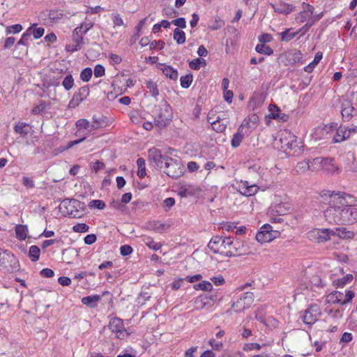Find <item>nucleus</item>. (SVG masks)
Listing matches in <instances>:
<instances>
[{"instance_id": "f257e3e1", "label": "nucleus", "mask_w": 357, "mask_h": 357, "mask_svg": "<svg viewBox=\"0 0 357 357\" xmlns=\"http://www.w3.org/2000/svg\"><path fill=\"white\" fill-rule=\"evenodd\" d=\"M321 201L328 202L329 206L324 211V216L330 223L349 225L357 222V208L354 197L344 192L324 190L320 193Z\"/></svg>"}, {"instance_id": "f03ea898", "label": "nucleus", "mask_w": 357, "mask_h": 357, "mask_svg": "<svg viewBox=\"0 0 357 357\" xmlns=\"http://www.w3.org/2000/svg\"><path fill=\"white\" fill-rule=\"evenodd\" d=\"M106 124L104 118L96 116H93L91 122L85 119H79L75 124L77 128V133L80 135L83 132L84 137L73 142V144H75L83 142L87 136L95 134L96 130L105 127Z\"/></svg>"}, {"instance_id": "7ed1b4c3", "label": "nucleus", "mask_w": 357, "mask_h": 357, "mask_svg": "<svg viewBox=\"0 0 357 357\" xmlns=\"http://www.w3.org/2000/svg\"><path fill=\"white\" fill-rule=\"evenodd\" d=\"M60 210L66 215L79 218L84 213L83 204L77 199H65L60 204Z\"/></svg>"}, {"instance_id": "20e7f679", "label": "nucleus", "mask_w": 357, "mask_h": 357, "mask_svg": "<svg viewBox=\"0 0 357 357\" xmlns=\"http://www.w3.org/2000/svg\"><path fill=\"white\" fill-rule=\"evenodd\" d=\"M231 244L230 237L213 236L208 244V248L215 254L228 257L229 249Z\"/></svg>"}, {"instance_id": "39448f33", "label": "nucleus", "mask_w": 357, "mask_h": 357, "mask_svg": "<svg viewBox=\"0 0 357 357\" xmlns=\"http://www.w3.org/2000/svg\"><path fill=\"white\" fill-rule=\"evenodd\" d=\"M354 292L351 290H345L344 293L340 291H334L326 296V303L331 305H345L354 298Z\"/></svg>"}, {"instance_id": "423d86ee", "label": "nucleus", "mask_w": 357, "mask_h": 357, "mask_svg": "<svg viewBox=\"0 0 357 357\" xmlns=\"http://www.w3.org/2000/svg\"><path fill=\"white\" fill-rule=\"evenodd\" d=\"M163 168L165 169V172L174 178H178L183 174V167L179 159L168 158L163 165Z\"/></svg>"}, {"instance_id": "0eeeda50", "label": "nucleus", "mask_w": 357, "mask_h": 357, "mask_svg": "<svg viewBox=\"0 0 357 357\" xmlns=\"http://www.w3.org/2000/svg\"><path fill=\"white\" fill-rule=\"evenodd\" d=\"M307 237L314 243H324L331 240V231L326 228H314L307 233Z\"/></svg>"}, {"instance_id": "6e6552de", "label": "nucleus", "mask_w": 357, "mask_h": 357, "mask_svg": "<svg viewBox=\"0 0 357 357\" xmlns=\"http://www.w3.org/2000/svg\"><path fill=\"white\" fill-rule=\"evenodd\" d=\"M280 142L281 144V149L284 151H292L298 146L296 137L289 130H283L280 134Z\"/></svg>"}, {"instance_id": "1a4fd4ad", "label": "nucleus", "mask_w": 357, "mask_h": 357, "mask_svg": "<svg viewBox=\"0 0 357 357\" xmlns=\"http://www.w3.org/2000/svg\"><path fill=\"white\" fill-rule=\"evenodd\" d=\"M172 109L166 102L162 104L158 114L155 118V123L159 128H164L172 119Z\"/></svg>"}, {"instance_id": "9d476101", "label": "nucleus", "mask_w": 357, "mask_h": 357, "mask_svg": "<svg viewBox=\"0 0 357 357\" xmlns=\"http://www.w3.org/2000/svg\"><path fill=\"white\" fill-rule=\"evenodd\" d=\"M254 301V294L252 292L244 293L232 305V309L235 312H241L250 307Z\"/></svg>"}, {"instance_id": "9b49d317", "label": "nucleus", "mask_w": 357, "mask_h": 357, "mask_svg": "<svg viewBox=\"0 0 357 357\" xmlns=\"http://www.w3.org/2000/svg\"><path fill=\"white\" fill-rule=\"evenodd\" d=\"M108 327L113 333L116 334V337L118 339L123 340L128 335V332L125 329L123 320L120 318H112L109 321Z\"/></svg>"}, {"instance_id": "f8f14e48", "label": "nucleus", "mask_w": 357, "mask_h": 357, "mask_svg": "<svg viewBox=\"0 0 357 357\" xmlns=\"http://www.w3.org/2000/svg\"><path fill=\"white\" fill-rule=\"evenodd\" d=\"M356 132L357 126L348 128L345 126L341 125L337 129V131L333 137V140L335 143H340L349 139L351 135L356 134Z\"/></svg>"}, {"instance_id": "ddd939ff", "label": "nucleus", "mask_w": 357, "mask_h": 357, "mask_svg": "<svg viewBox=\"0 0 357 357\" xmlns=\"http://www.w3.org/2000/svg\"><path fill=\"white\" fill-rule=\"evenodd\" d=\"M320 310L317 305H312L304 312L302 316L303 322L308 326L314 324L319 317Z\"/></svg>"}, {"instance_id": "4468645a", "label": "nucleus", "mask_w": 357, "mask_h": 357, "mask_svg": "<svg viewBox=\"0 0 357 357\" xmlns=\"http://www.w3.org/2000/svg\"><path fill=\"white\" fill-rule=\"evenodd\" d=\"M248 251V246L245 244L244 242L236 240L233 241L231 240V244L229 249V255L228 257H234V256H241L246 254Z\"/></svg>"}, {"instance_id": "2eb2a0df", "label": "nucleus", "mask_w": 357, "mask_h": 357, "mask_svg": "<svg viewBox=\"0 0 357 357\" xmlns=\"http://www.w3.org/2000/svg\"><path fill=\"white\" fill-rule=\"evenodd\" d=\"M314 10V8L312 5L303 3L302 4V10L298 13L295 18L296 21L298 23H303L305 20H312Z\"/></svg>"}, {"instance_id": "dca6fc26", "label": "nucleus", "mask_w": 357, "mask_h": 357, "mask_svg": "<svg viewBox=\"0 0 357 357\" xmlns=\"http://www.w3.org/2000/svg\"><path fill=\"white\" fill-rule=\"evenodd\" d=\"M89 95V88L86 86H82L79 89L78 91L75 92L73 98L69 102L70 107H75L79 105L84 100H85Z\"/></svg>"}, {"instance_id": "f3484780", "label": "nucleus", "mask_w": 357, "mask_h": 357, "mask_svg": "<svg viewBox=\"0 0 357 357\" xmlns=\"http://www.w3.org/2000/svg\"><path fill=\"white\" fill-rule=\"evenodd\" d=\"M73 43L66 46V50L69 52H74L80 50L84 44V38L77 33V30H73L72 34Z\"/></svg>"}, {"instance_id": "a211bd4d", "label": "nucleus", "mask_w": 357, "mask_h": 357, "mask_svg": "<svg viewBox=\"0 0 357 357\" xmlns=\"http://www.w3.org/2000/svg\"><path fill=\"white\" fill-rule=\"evenodd\" d=\"M149 159L153 160L160 169H163V165L166 159L169 158L168 156L163 155L161 151L155 148L149 149Z\"/></svg>"}, {"instance_id": "6ab92c4d", "label": "nucleus", "mask_w": 357, "mask_h": 357, "mask_svg": "<svg viewBox=\"0 0 357 357\" xmlns=\"http://www.w3.org/2000/svg\"><path fill=\"white\" fill-rule=\"evenodd\" d=\"M259 190V187L255 185H250L248 181H241L238 185V191L244 196L255 195Z\"/></svg>"}, {"instance_id": "aec40b11", "label": "nucleus", "mask_w": 357, "mask_h": 357, "mask_svg": "<svg viewBox=\"0 0 357 357\" xmlns=\"http://www.w3.org/2000/svg\"><path fill=\"white\" fill-rule=\"evenodd\" d=\"M331 236H337L341 239H351L354 237V232L345 227H336L331 229Z\"/></svg>"}, {"instance_id": "412c9836", "label": "nucleus", "mask_w": 357, "mask_h": 357, "mask_svg": "<svg viewBox=\"0 0 357 357\" xmlns=\"http://www.w3.org/2000/svg\"><path fill=\"white\" fill-rule=\"evenodd\" d=\"M269 117L273 119H278L282 122H286L289 119V116L284 113H282L280 108L275 105H270L268 107Z\"/></svg>"}, {"instance_id": "4be33fe9", "label": "nucleus", "mask_w": 357, "mask_h": 357, "mask_svg": "<svg viewBox=\"0 0 357 357\" xmlns=\"http://www.w3.org/2000/svg\"><path fill=\"white\" fill-rule=\"evenodd\" d=\"M290 206L286 204L280 203L272 205L270 207V214L271 215L282 216L288 213Z\"/></svg>"}, {"instance_id": "5701e85b", "label": "nucleus", "mask_w": 357, "mask_h": 357, "mask_svg": "<svg viewBox=\"0 0 357 357\" xmlns=\"http://www.w3.org/2000/svg\"><path fill=\"white\" fill-rule=\"evenodd\" d=\"M354 112V108L349 101L345 100L342 102L341 114L344 121H349L352 118Z\"/></svg>"}, {"instance_id": "b1692460", "label": "nucleus", "mask_w": 357, "mask_h": 357, "mask_svg": "<svg viewBox=\"0 0 357 357\" xmlns=\"http://www.w3.org/2000/svg\"><path fill=\"white\" fill-rule=\"evenodd\" d=\"M243 130V126H239L237 132L233 135L231 140V145L233 148H237L240 146L245 136H248Z\"/></svg>"}, {"instance_id": "393cba45", "label": "nucleus", "mask_w": 357, "mask_h": 357, "mask_svg": "<svg viewBox=\"0 0 357 357\" xmlns=\"http://www.w3.org/2000/svg\"><path fill=\"white\" fill-rule=\"evenodd\" d=\"M331 159L328 158H315L310 162L311 169L319 170L320 169H324V167H326L327 164H329Z\"/></svg>"}, {"instance_id": "a878e982", "label": "nucleus", "mask_w": 357, "mask_h": 357, "mask_svg": "<svg viewBox=\"0 0 357 357\" xmlns=\"http://www.w3.org/2000/svg\"><path fill=\"white\" fill-rule=\"evenodd\" d=\"M275 12L288 15L294 9L292 5L284 3V2H279L272 6Z\"/></svg>"}, {"instance_id": "bb28decb", "label": "nucleus", "mask_w": 357, "mask_h": 357, "mask_svg": "<svg viewBox=\"0 0 357 357\" xmlns=\"http://www.w3.org/2000/svg\"><path fill=\"white\" fill-rule=\"evenodd\" d=\"M13 128L16 133L19 134L22 137H25L29 132L31 127L29 123L19 121L14 126Z\"/></svg>"}, {"instance_id": "cd10ccee", "label": "nucleus", "mask_w": 357, "mask_h": 357, "mask_svg": "<svg viewBox=\"0 0 357 357\" xmlns=\"http://www.w3.org/2000/svg\"><path fill=\"white\" fill-rule=\"evenodd\" d=\"M213 303V300L211 297H208L206 296H199L196 301V307L197 309H204L207 306L211 307Z\"/></svg>"}, {"instance_id": "c85d7f7f", "label": "nucleus", "mask_w": 357, "mask_h": 357, "mask_svg": "<svg viewBox=\"0 0 357 357\" xmlns=\"http://www.w3.org/2000/svg\"><path fill=\"white\" fill-rule=\"evenodd\" d=\"M160 70L162 73L172 80H176L178 77V71L170 66L162 64Z\"/></svg>"}, {"instance_id": "c756f323", "label": "nucleus", "mask_w": 357, "mask_h": 357, "mask_svg": "<svg viewBox=\"0 0 357 357\" xmlns=\"http://www.w3.org/2000/svg\"><path fill=\"white\" fill-rule=\"evenodd\" d=\"M16 238L20 241H24L28 234V227L26 225H17L15 227Z\"/></svg>"}, {"instance_id": "7c9ffc66", "label": "nucleus", "mask_w": 357, "mask_h": 357, "mask_svg": "<svg viewBox=\"0 0 357 357\" xmlns=\"http://www.w3.org/2000/svg\"><path fill=\"white\" fill-rule=\"evenodd\" d=\"M100 299L101 297L99 295L88 296L82 298V303L90 307H95Z\"/></svg>"}, {"instance_id": "2f4dec72", "label": "nucleus", "mask_w": 357, "mask_h": 357, "mask_svg": "<svg viewBox=\"0 0 357 357\" xmlns=\"http://www.w3.org/2000/svg\"><path fill=\"white\" fill-rule=\"evenodd\" d=\"M278 234L274 233H264L258 231L256 234V239L259 243H268L275 238Z\"/></svg>"}, {"instance_id": "473e14b6", "label": "nucleus", "mask_w": 357, "mask_h": 357, "mask_svg": "<svg viewBox=\"0 0 357 357\" xmlns=\"http://www.w3.org/2000/svg\"><path fill=\"white\" fill-rule=\"evenodd\" d=\"M249 172L250 174H257L261 179H264V176L267 172V169L262 167L259 162H257L249 167Z\"/></svg>"}, {"instance_id": "72a5a7b5", "label": "nucleus", "mask_w": 357, "mask_h": 357, "mask_svg": "<svg viewBox=\"0 0 357 357\" xmlns=\"http://www.w3.org/2000/svg\"><path fill=\"white\" fill-rule=\"evenodd\" d=\"M93 22L90 21H85L80 24L79 26L76 27L74 30H77V33L82 36L86 34L93 26Z\"/></svg>"}, {"instance_id": "f704fd0d", "label": "nucleus", "mask_w": 357, "mask_h": 357, "mask_svg": "<svg viewBox=\"0 0 357 357\" xmlns=\"http://www.w3.org/2000/svg\"><path fill=\"white\" fill-rule=\"evenodd\" d=\"M321 59L322 53L320 52H317L315 54L313 61L304 68V70L306 73H311L314 70L315 66L320 62Z\"/></svg>"}, {"instance_id": "c9c22d12", "label": "nucleus", "mask_w": 357, "mask_h": 357, "mask_svg": "<svg viewBox=\"0 0 357 357\" xmlns=\"http://www.w3.org/2000/svg\"><path fill=\"white\" fill-rule=\"evenodd\" d=\"M173 38L178 45H182L185 42V33L183 31L180 30L179 28H176L174 30Z\"/></svg>"}, {"instance_id": "e433bc0d", "label": "nucleus", "mask_w": 357, "mask_h": 357, "mask_svg": "<svg viewBox=\"0 0 357 357\" xmlns=\"http://www.w3.org/2000/svg\"><path fill=\"white\" fill-rule=\"evenodd\" d=\"M144 84L153 97L156 98L159 95V90L155 82L151 79H148L145 81Z\"/></svg>"}, {"instance_id": "4c0bfd02", "label": "nucleus", "mask_w": 357, "mask_h": 357, "mask_svg": "<svg viewBox=\"0 0 357 357\" xmlns=\"http://www.w3.org/2000/svg\"><path fill=\"white\" fill-rule=\"evenodd\" d=\"M353 279V275L347 274L346 276L338 278L333 281V286L336 287H343L344 285L350 282Z\"/></svg>"}, {"instance_id": "58836bf2", "label": "nucleus", "mask_w": 357, "mask_h": 357, "mask_svg": "<svg viewBox=\"0 0 357 357\" xmlns=\"http://www.w3.org/2000/svg\"><path fill=\"white\" fill-rule=\"evenodd\" d=\"M40 250L37 245H31L29 250V257L31 261H37L40 258Z\"/></svg>"}, {"instance_id": "ea45409f", "label": "nucleus", "mask_w": 357, "mask_h": 357, "mask_svg": "<svg viewBox=\"0 0 357 357\" xmlns=\"http://www.w3.org/2000/svg\"><path fill=\"white\" fill-rule=\"evenodd\" d=\"M32 27H29L27 30L23 33L20 40L17 43V46L24 45L27 46L29 41L31 40Z\"/></svg>"}, {"instance_id": "a19ab883", "label": "nucleus", "mask_w": 357, "mask_h": 357, "mask_svg": "<svg viewBox=\"0 0 357 357\" xmlns=\"http://www.w3.org/2000/svg\"><path fill=\"white\" fill-rule=\"evenodd\" d=\"M291 29H287L285 31L280 33V40L282 42H289L291 40L294 38H295L298 34V32H290Z\"/></svg>"}, {"instance_id": "79ce46f5", "label": "nucleus", "mask_w": 357, "mask_h": 357, "mask_svg": "<svg viewBox=\"0 0 357 357\" xmlns=\"http://www.w3.org/2000/svg\"><path fill=\"white\" fill-rule=\"evenodd\" d=\"M144 242L146 246L153 250H158L161 248L162 244L155 242L153 239L149 236L144 237Z\"/></svg>"}, {"instance_id": "37998d69", "label": "nucleus", "mask_w": 357, "mask_h": 357, "mask_svg": "<svg viewBox=\"0 0 357 357\" xmlns=\"http://www.w3.org/2000/svg\"><path fill=\"white\" fill-rule=\"evenodd\" d=\"M225 26V21L220 18L219 17H216L209 24V29L213 31L220 29L222 27Z\"/></svg>"}, {"instance_id": "c03bdc74", "label": "nucleus", "mask_w": 357, "mask_h": 357, "mask_svg": "<svg viewBox=\"0 0 357 357\" xmlns=\"http://www.w3.org/2000/svg\"><path fill=\"white\" fill-rule=\"evenodd\" d=\"M255 50L258 53L268 56L273 54V53L272 48L265 44H258L255 47Z\"/></svg>"}, {"instance_id": "a18cd8bd", "label": "nucleus", "mask_w": 357, "mask_h": 357, "mask_svg": "<svg viewBox=\"0 0 357 357\" xmlns=\"http://www.w3.org/2000/svg\"><path fill=\"white\" fill-rule=\"evenodd\" d=\"M137 165L138 167L137 175L140 178H143L146 176V168H145V160L142 158H139L137 160Z\"/></svg>"}, {"instance_id": "49530a36", "label": "nucleus", "mask_w": 357, "mask_h": 357, "mask_svg": "<svg viewBox=\"0 0 357 357\" xmlns=\"http://www.w3.org/2000/svg\"><path fill=\"white\" fill-rule=\"evenodd\" d=\"M310 169H311L310 162L306 161V160H303L296 165V166L295 167V171L297 173L301 174V173H303V172H306L307 170H308Z\"/></svg>"}, {"instance_id": "de8ad7c7", "label": "nucleus", "mask_w": 357, "mask_h": 357, "mask_svg": "<svg viewBox=\"0 0 357 357\" xmlns=\"http://www.w3.org/2000/svg\"><path fill=\"white\" fill-rule=\"evenodd\" d=\"M213 130L217 132H222L227 128L226 123L220 121V120H215L211 122Z\"/></svg>"}, {"instance_id": "09e8293b", "label": "nucleus", "mask_w": 357, "mask_h": 357, "mask_svg": "<svg viewBox=\"0 0 357 357\" xmlns=\"http://www.w3.org/2000/svg\"><path fill=\"white\" fill-rule=\"evenodd\" d=\"M180 82L182 88L188 89L192 82V75L191 74H188L186 75L181 76Z\"/></svg>"}, {"instance_id": "8fccbe9b", "label": "nucleus", "mask_w": 357, "mask_h": 357, "mask_svg": "<svg viewBox=\"0 0 357 357\" xmlns=\"http://www.w3.org/2000/svg\"><path fill=\"white\" fill-rule=\"evenodd\" d=\"M331 162L327 164L326 167H324V169L327 172L328 174H333L334 173H339V167L334 163V160L330 158Z\"/></svg>"}, {"instance_id": "3c124183", "label": "nucleus", "mask_w": 357, "mask_h": 357, "mask_svg": "<svg viewBox=\"0 0 357 357\" xmlns=\"http://www.w3.org/2000/svg\"><path fill=\"white\" fill-rule=\"evenodd\" d=\"M206 65V61L204 59H195L189 63V67L192 70H199L201 65Z\"/></svg>"}, {"instance_id": "603ef678", "label": "nucleus", "mask_w": 357, "mask_h": 357, "mask_svg": "<svg viewBox=\"0 0 357 357\" xmlns=\"http://www.w3.org/2000/svg\"><path fill=\"white\" fill-rule=\"evenodd\" d=\"M194 288L196 290L211 291L213 289V285L210 282L202 281L199 284H195Z\"/></svg>"}, {"instance_id": "864d4df0", "label": "nucleus", "mask_w": 357, "mask_h": 357, "mask_svg": "<svg viewBox=\"0 0 357 357\" xmlns=\"http://www.w3.org/2000/svg\"><path fill=\"white\" fill-rule=\"evenodd\" d=\"M74 85V79L71 75H67L62 82V86L66 91L70 90Z\"/></svg>"}, {"instance_id": "5fc2aeb1", "label": "nucleus", "mask_w": 357, "mask_h": 357, "mask_svg": "<svg viewBox=\"0 0 357 357\" xmlns=\"http://www.w3.org/2000/svg\"><path fill=\"white\" fill-rule=\"evenodd\" d=\"M265 344H259L258 343H246L244 344L243 349L245 351H250L252 350L259 351Z\"/></svg>"}, {"instance_id": "6e6d98bb", "label": "nucleus", "mask_w": 357, "mask_h": 357, "mask_svg": "<svg viewBox=\"0 0 357 357\" xmlns=\"http://www.w3.org/2000/svg\"><path fill=\"white\" fill-rule=\"evenodd\" d=\"M105 203L100 199H93L89 203V207L90 208H98L102 210L105 208Z\"/></svg>"}, {"instance_id": "4d7b16f0", "label": "nucleus", "mask_w": 357, "mask_h": 357, "mask_svg": "<svg viewBox=\"0 0 357 357\" xmlns=\"http://www.w3.org/2000/svg\"><path fill=\"white\" fill-rule=\"evenodd\" d=\"M93 70L91 68L83 69L80 73V79L84 82H89L92 77Z\"/></svg>"}, {"instance_id": "13d9d810", "label": "nucleus", "mask_w": 357, "mask_h": 357, "mask_svg": "<svg viewBox=\"0 0 357 357\" xmlns=\"http://www.w3.org/2000/svg\"><path fill=\"white\" fill-rule=\"evenodd\" d=\"M47 103L45 101H41L38 105L35 106L31 113L34 115L41 114L47 108Z\"/></svg>"}, {"instance_id": "bf43d9fd", "label": "nucleus", "mask_w": 357, "mask_h": 357, "mask_svg": "<svg viewBox=\"0 0 357 357\" xmlns=\"http://www.w3.org/2000/svg\"><path fill=\"white\" fill-rule=\"evenodd\" d=\"M310 281L313 285L318 287H324L327 284L326 282L319 275L312 276Z\"/></svg>"}, {"instance_id": "052dcab7", "label": "nucleus", "mask_w": 357, "mask_h": 357, "mask_svg": "<svg viewBox=\"0 0 357 357\" xmlns=\"http://www.w3.org/2000/svg\"><path fill=\"white\" fill-rule=\"evenodd\" d=\"M240 126H243V130L245 131L248 135L256 128V126H253V124L248 119H244Z\"/></svg>"}, {"instance_id": "680f3d73", "label": "nucleus", "mask_w": 357, "mask_h": 357, "mask_svg": "<svg viewBox=\"0 0 357 357\" xmlns=\"http://www.w3.org/2000/svg\"><path fill=\"white\" fill-rule=\"evenodd\" d=\"M36 25V24H33L31 26V27H32L31 35H33V36L35 39H38L43 36V34L45 33V29L43 27H38V28L33 29V26H35Z\"/></svg>"}, {"instance_id": "e2e57ef3", "label": "nucleus", "mask_w": 357, "mask_h": 357, "mask_svg": "<svg viewBox=\"0 0 357 357\" xmlns=\"http://www.w3.org/2000/svg\"><path fill=\"white\" fill-rule=\"evenodd\" d=\"M265 310L264 307L259 308L255 312V318L259 322L266 324Z\"/></svg>"}, {"instance_id": "0e129e2a", "label": "nucleus", "mask_w": 357, "mask_h": 357, "mask_svg": "<svg viewBox=\"0 0 357 357\" xmlns=\"http://www.w3.org/2000/svg\"><path fill=\"white\" fill-rule=\"evenodd\" d=\"M73 230L78 233L87 232L89 229V227L85 223H78L73 226Z\"/></svg>"}, {"instance_id": "69168bd1", "label": "nucleus", "mask_w": 357, "mask_h": 357, "mask_svg": "<svg viewBox=\"0 0 357 357\" xmlns=\"http://www.w3.org/2000/svg\"><path fill=\"white\" fill-rule=\"evenodd\" d=\"M105 69L103 66L98 64L94 67V76L96 77H101L105 75Z\"/></svg>"}, {"instance_id": "338daca9", "label": "nucleus", "mask_w": 357, "mask_h": 357, "mask_svg": "<svg viewBox=\"0 0 357 357\" xmlns=\"http://www.w3.org/2000/svg\"><path fill=\"white\" fill-rule=\"evenodd\" d=\"M22 30V25H20L19 24H16L8 26L6 29V33H17L20 32Z\"/></svg>"}, {"instance_id": "774afa93", "label": "nucleus", "mask_w": 357, "mask_h": 357, "mask_svg": "<svg viewBox=\"0 0 357 357\" xmlns=\"http://www.w3.org/2000/svg\"><path fill=\"white\" fill-rule=\"evenodd\" d=\"M172 24L178 26V28L185 29L186 27V22L184 17H179L172 21Z\"/></svg>"}]
</instances>
